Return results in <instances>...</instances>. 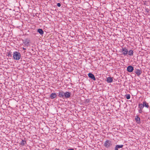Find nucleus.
<instances>
[{
  "instance_id": "17",
  "label": "nucleus",
  "mask_w": 150,
  "mask_h": 150,
  "mask_svg": "<svg viewBox=\"0 0 150 150\" xmlns=\"http://www.w3.org/2000/svg\"><path fill=\"white\" fill-rule=\"evenodd\" d=\"M135 120L137 123H139L140 122V118L138 117H136L135 119Z\"/></svg>"
},
{
  "instance_id": "3",
  "label": "nucleus",
  "mask_w": 150,
  "mask_h": 150,
  "mask_svg": "<svg viewBox=\"0 0 150 150\" xmlns=\"http://www.w3.org/2000/svg\"><path fill=\"white\" fill-rule=\"evenodd\" d=\"M122 54L124 56L126 55L128 53V50L125 48H122Z\"/></svg>"
},
{
  "instance_id": "21",
  "label": "nucleus",
  "mask_w": 150,
  "mask_h": 150,
  "mask_svg": "<svg viewBox=\"0 0 150 150\" xmlns=\"http://www.w3.org/2000/svg\"><path fill=\"white\" fill-rule=\"evenodd\" d=\"M58 7H60L61 6V4L60 3H58L57 5Z\"/></svg>"
},
{
  "instance_id": "19",
  "label": "nucleus",
  "mask_w": 150,
  "mask_h": 150,
  "mask_svg": "<svg viewBox=\"0 0 150 150\" xmlns=\"http://www.w3.org/2000/svg\"><path fill=\"white\" fill-rule=\"evenodd\" d=\"M116 146L118 149L120 148H122L123 147V145H116Z\"/></svg>"
},
{
  "instance_id": "4",
  "label": "nucleus",
  "mask_w": 150,
  "mask_h": 150,
  "mask_svg": "<svg viewBox=\"0 0 150 150\" xmlns=\"http://www.w3.org/2000/svg\"><path fill=\"white\" fill-rule=\"evenodd\" d=\"M64 93L63 91H59L58 92V96L60 98H64Z\"/></svg>"
},
{
  "instance_id": "22",
  "label": "nucleus",
  "mask_w": 150,
  "mask_h": 150,
  "mask_svg": "<svg viewBox=\"0 0 150 150\" xmlns=\"http://www.w3.org/2000/svg\"><path fill=\"white\" fill-rule=\"evenodd\" d=\"M115 150H118V148L116 146L115 147Z\"/></svg>"
},
{
  "instance_id": "14",
  "label": "nucleus",
  "mask_w": 150,
  "mask_h": 150,
  "mask_svg": "<svg viewBox=\"0 0 150 150\" xmlns=\"http://www.w3.org/2000/svg\"><path fill=\"white\" fill-rule=\"evenodd\" d=\"M144 107V106L142 103H139L138 105V108L139 109H143Z\"/></svg>"
},
{
  "instance_id": "11",
  "label": "nucleus",
  "mask_w": 150,
  "mask_h": 150,
  "mask_svg": "<svg viewBox=\"0 0 150 150\" xmlns=\"http://www.w3.org/2000/svg\"><path fill=\"white\" fill-rule=\"evenodd\" d=\"M106 81L108 83H111L113 81V79L110 77H108L107 78Z\"/></svg>"
},
{
  "instance_id": "2",
  "label": "nucleus",
  "mask_w": 150,
  "mask_h": 150,
  "mask_svg": "<svg viewBox=\"0 0 150 150\" xmlns=\"http://www.w3.org/2000/svg\"><path fill=\"white\" fill-rule=\"evenodd\" d=\"M111 145V142L108 140H107L104 144V146L106 148H108Z\"/></svg>"
},
{
  "instance_id": "24",
  "label": "nucleus",
  "mask_w": 150,
  "mask_h": 150,
  "mask_svg": "<svg viewBox=\"0 0 150 150\" xmlns=\"http://www.w3.org/2000/svg\"><path fill=\"white\" fill-rule=\"evenodd\" d=\"M23 50H26V48H24V47H23Z\"/></svg>"
},
{
  "instance_id": "9",
  "label": "nucleus",
  "mask_w": 150,
  "mask_h": 150,
  "mask_svg": "<svg viewBox=\"0 0 150 150\" xmlns=\"http://www.w3.org/2000/svg\"><path fill=\"white\" fill-rule=\"evenodd\" d=\"M57 96V95L55 93H52L50 95V98L53 99L56 98Z\"/></svg>"
},
{
  "instance_id": "12",
  "label": "nucleus",
  "mask_w": 150,
  "mask_h": 150,
  "mask_svg": "<svg viewBox=\"0 0 150 150\" xmlns=\"http://www.w3.org/2000/svg\"><path fill=\"white\" fill-rule=\"evenodd\" d=\"M143 105L144 106V107H145L147 108H148L149 107V105L148 103L145 101H144L143 103Z\"/></svg>"
},
{
  "instance_id": "25",
  "label": "nucleus",
  "mask_w": 150,
  "mask_h": 150,
  "mask_svg": "<svg viewBox=\"0 0 150 150\" xmlns=\"http://www.w3.org/2000/svg\"><path fill=\"white\" fill-rule=\"evenodd\" d=\"M54 150H60L59 149H55Z\"/></svg>"
},
{
  "instance_id": "15",
  "label": "nucleus",
  "mask_w": 150,
  "mask_h": 150,
  "mask_svg": "<svg viewBox=\"0 0 150 150\" xmlns=\"http://www.w3.org/2000/svg\"><path fill=\"white\" fill-rule=\"evenodd\" d=\"M26 141H25V140H22L20 144L22 146H23L25 145L26 144Z\"/></svg>"
},
{
  "instance_id": "7",
  "label": "nucleus",
  "mask_w": 150,
  "mask_h": 150,
  "mask_svg": "<svg viewBox=\"0 0 150 150\" xmlns=\"http://www.w3.org/2000/svg\"><path fill=\"white\" fill-rule=\"evenodd\" d=\"M23 42L25 46H28L29 45V41L27 39L23 40Z\"/></svg>"
},
{
  "instance_id": "6",
  "label": "nucleus",
  "mask_w": 150,
  "mask_h": 150,
  "mask_svg": "<svg viewBox=\"0 0 150 150\" xmlns=\"http://www.w3.org/2000/svg\"><path fill=\"white\" fill-rule=\"evenodd\" d=\"M134 70V67L132 66H128L127 68V71L129 72H131Z\"/></svg>"
},
{
  "instance_id": "5",
  "label": "nucleus",
  "mask_w": 150,
  "mask_h": 150,
  "mask_svg": "<svg viewBox=\"0 0 150 150\" xmlns=\"http://www.w3.org/2000/svg\"><path fill=\"white\" fill-rule=\"evenodd\" d=\"M71 93L67 91L64 93V97L66 98H69L71 96Z\"/></svg>"
},
{
  "instance_id": "18",
  "label": "nucleus",
  "mask_w": 150,
  "mask_h": 150,
  "mask_svg": "<svg viewBox=\"0 0 150 150\" xmlns=\"http://www.w3.org/2000/svg\"><path fill=\"white\" fill-rule=\"evenodd\" d=\"M125 96L127 99H129L130 97V95L129 94L126 95Z\"/></svg>"
},
{
  "instance_id": "13",
  "label": "nucleus",
  "mask_w": 150,
  "mask_h": 150,
  "mask_svg": "<svg viewBox=\"0 0 150 150\" xmlns=\"http://www.w3.org/2000/svg\"><path fill=\"white\" fill-rule=\"evenodd\" d=\"M38 32L41 35H42L43 34L44 32L41 29H39L37 30Z\"/></svg>"
},
{
  "instance_id": "10",
  "label": "nucleus",
  "mask_w": 150,
  "mask_h": 150,
  "mask_svg": "<svg viewBox=\"0 0 150 150\" xmlns=\"http://www.w3.org/2000/svg\"><path fill=\"white\" fill-rule=\"evenodd\" d=\"M135 73L138 76H139L142 73V71L141 70L137 69L135 71Z\"/></svg>"
},
{
  "instance_id": "23",
  "label": "nucleus",
  "mask_w": 150,
  "mask_h": 150,
  "mask_svg": "<svg viewBox=\"0 0 150 150\" xmlns=\"http://www.w3.org/2000/svg\"><path fill=\"white\" fill-rule=\"evenodd\" d=\"M67 150H74V149H68Z\"/></svg>"
},
{
  "instance_id": "20",
  "label": "nucleus",
  "mask_w": 150,
  "mask_h": 150,
  "mask_svg": "<svg viewBox=\"0 0 150 150\" xmlns=\"http://www.w3.org/2000/svg\"><path fill=\"white\" fill-rule=\"evenodd\" d=\"M138 112L139 113H142L143 112V109H139Z\"/></svg>"
},
{
  "instance_id": "1",
  "label": "nucleus",
  "mask_w": 150,
  "mask_h": 150,
  "mask_svg": "<svg viewBox=\"0 0 150 150\" xmlns=\"http://www.w3.org/2000/svg\"><path fill=\"white\" fill-rule=\"evenodd\" d=\"M21 57L20 53L18 52H13V58L14 59L16 60H19Z\"/></svg>"
},
{
  "instance_id": "16",
  "label": "nucleus",
  "mask_w": 150,
  "mask_h": 150,
  "mask_svg": "<svg viewBox=\"0 0 150 150\" xmlns=\"http://www.w3.org/2000/svg\"><path fill=\"white\" fill-rule=\"evenodd\" d=\"M134 52L132 50H130L129 52H128V54L130 56H132L133 55Z\"/></svg>"
},
{
  "instance_id": "8",
  "label": "nucleus",
  "mask_w": 150,
  "mask_h": 150,
  "mask_svg": "<svg viewBox=\"0 0 150 150\" xmlns=\"http://www.w3.org/2000/svg\"><path fill=\"white\" fill-rule=\"evenodd\" d=\"M88 76L90 78H91L94 81H96V78L93 74L91 73H89L88 74Z\"/></svg>"
}]
</instances>
